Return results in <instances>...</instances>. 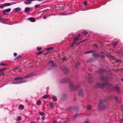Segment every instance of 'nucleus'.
<instances>
[{
  "instance_id": "obj_1",
  "label": "nucleus",
  "mask_w": 123,
  "mask_h": 123,
  "mask_svg": "<svg viewBox=\"0 0 123 123\" xmlns=\"http://www.w3.org/2000/svg\"><path fill=\"white\" fill-rule=\"evenodd\" d=\"M36 74L35 73H33L32 74H28L27 76H25L24 77L22 78L20 77H18L15 78L14 80H16L15 82H12L10 83L12 84H18L23 83H24L27 82V80H22V79L24 78H30L33 76H35L36 75Z\"/></svg>"
},
{
  "instance_id": "obj_2",
  "label": "nucleus",
  "mask_w": 123,
  "mask_h": 123,
  "mask_svg": "<svg viewBox=\"0 0 123 123\" xmlns=\"http://www.w3.org/2000/svg\"><path fill=\"white\" fill-rule=\"evenodd\" d=\"M105 69H99L98 72L99 74V79L100 81H108L112 79V78L111 77V78H104V76L102 75H100L102 73V72H104L105 71Z\"/></svg>"
},
{
  "instance_id": "obj_3",
  "label": "nucleus",
  "mask_w": 123,
  "mask_h": 123,
  "mask_svg": "<svg viewBox=\"0 0 123 123\" xmlns=\"http://www.w3.org/2000/svg\"><path fill=\"white\" fill-rule=\"evenodd\" d=\"M102 99L101 98L100 99V103L98 106V109L100 110L105 109L107 106L106 105H105V104L104 100L103 101Z\"/></svg>"
},
{
  "instance_id": "obj_4",
  "label": "nucleus",
  "mask_w": 123,
  "mask_h": 123,
  "mask_svg": "<svg viewBox=\"0 0 123 123\" xmlns=\"http://www.w3.org/2000/svg\"><path fill=\"white\" fill-rule=\"evenodd\" d=\"M73 84V82H70L69 84V88L71 91L76 90L81 86V84L80 83L79 85H77L76 87H74L72 85Z\"/></svg>"
},
{
  "instance_id": "obj_5",
  "label": "nucleus",
  "mask_w": 123,
  "mask_h": 123,
  "mask_svg": "<svg viewBox=\"0 0 123 123\" xmlns=\"http://www.w3.org/2000/svg\"><path fill=\"white\" fill-rule=\"evenodd\" d=\"M108 84V82H107L105 83H97L96 84V87H99L102 88L103 89Z\"/></svg>"
},
{
  "instance_id": "obj_6",
  "label": "nucleus",
  "mask_w": 123,
  "mask_h": 123,
  "mask_svg": "<svg viewBox=\"0 0 123 123\" xmlns=\"http://www.w3.org/2000/svg\"><path fill=\"white\" fill-rule=\"evenodd\" d=\"M18 2H13L12 3H5L3 4V6H9L11 5H12L13 4H15V3Z\"/></svg>"
},
{
  "instance_id": "obj_7",
  "label": "nucleus",
  "mask_w": 123,
  "mask_h": 123,
  "mask_svg": "<svg viewBox=\"0 0 123 123\" xmlns=\"http://www.w3.org/2000/svg\"><path fill=\"white\" fill-rule=\"evenodd\" d=\"M11 9L10 8L7 9L3 11V13L4 14H6V13L9 12L11 11Z\"/></svg>"
},
{
  "instance_id": "obj_8",
  "label": "nucleus",
  "mask_w": 123,
  "mask_h": 123,
  "mask_svg": "<svg viewBox=\"0 0 123 123\" xmlns=\"http://www.w3.org/2000/svg\"><path fill=\"white\" fill-rule=\"evenodd\" d=\"M88 82L91 83L92 82V75L89 74L88 76Z\"/></svg>"
},
{
  "instance_id": "obj_9",
  "label": "nucleus",
  "mask_w": 123,
  "mask_h": 123,
  "mask_svg": "<svg viewBox=\"0 0 123 123\" xmlns=\"http://www.w3.org/2000/svg\"><path fill=\"white\" fill-rule=\"evenodd\" d=\"M63 70L65 73H67L69 70L68 68L65 67L63 69Z\"/></svg>"
},
{
  "instance_id": "obj_10",
  "label": "nucleus",
  "mask_w": 123,
  "mask_h": 123,
  "mask_svg": "<svg viewBox=\"0 0 123 123\" xmlns=\"http://www.w3.org/2000/svg\"><path fill=\"white\" fill-rule=\"evenodd\" d=\"M49 63L50 66L52 67H54L55 66V65L54 64L52 61H50L49 62Z\"/></svg>"
},
{
  "instance_id": "obj_11",
  "label": "nucleus",
  "mask_w": 123,
  "mask_h": 123,
  "mask_svg": "<svg viewBox=\"0 0 123 123\" xmlns=\"http://www.w3.org/2000/svg\"><path fill=\"white\" fill-rule=\"evenodd\" d=\"M36 0H26V1H24V3L26 4H29L31 3L32 1H35Z\"/></svg>"
},
{
  "instance_id": "obj_12",
  "label": "nucleus",
  "mask_w": 123,
  "mask_h": 123,
  "mask_svg": "<svg viewBox=\"0 0 123 123\" xmlns=\"http://www.w3.org/2000/svg\"><path fill=\"white\" fill-rule=\"evenodd\" d=\"M78 95L80 96H82L83 95V92L81 89L78 92Z\"/></svg>"
},
{
  "instance_id": "obj_13",
  "label": "nucleus",
  "mask_w": 123,
  "mask_h": 123,
  "mask_svg": "<svg viewBox=\"0 0 123 123\" xmlns=\"http://www.w3.org/2000/svg\"><path fill=\"white\" fill-rule=\"evenodd\" d=\"M29 19L31 22H35L36 21V20L35 19L33 18H29Z\"/></svg>"
},
{
  "instance_id": "obj_14",
  "label": "nucleus",
  "mask_w": 123,
  "mask_h": 123,
  "mask_svg": "<svg viewBox=\"0 0 123 123\" xmlns=\"http://www.w3.org/2000/svg\"><path fill=\"white\" fill-rule=\"evenodd\" d=\"M21 9V8H20L19 7H18L14 9H13V11L14 10L16 12H17L18 11H20Z\"/></svg>"
},
{
  "instance_id": "obj_15",
  "label": "nucleus",
  "mask_w": 123,
  "mask_h": 123,
  "mask_svg": "<svg viewBox=\"0 0 123 123\" xmlns=\"http://www.w3.org/2000/svg\"><path fill=\"white\" fill-rule=\"evenodd\" d=\"M52 99L55 102H56L57 101V99L56 97L54 95L53 96Z\"/></svg>"
},
{
  "instance_id": "obj_16",
  "label": "nucleus",
  "mask_w": 123,
  "mask_h": 123,
  "mask_svg": "<svg viewBox=\"0 0 123 123\" xmlns=\"http://www.w3.org/2000/svg\"><path fill=\"white\" fill-rule=\"evenodd\" d=\"M5 68H2L0 69V75H3L4 74L3 70L5 69Z\"/></svg>"
},
{
  "instance_id": "obj_17",
  "label": "nucleus",
  "mask_w": 123,
  "mask_h": 123,
  "mask_svg": "<svg viewBox=\"0 0 123 123\" xmlns=\"http://www.w3.org/2000/svg\"><path fill=\"white\" fill-rule=\"evenodd\" d=\"M36 103L37 105H39L41 103V101L40 100H37L36 101Z\"/></svg>"
},
{
  "instance_id": "obj_18",
  "label": "nucleus",
  "mask_w": 123,
  "mask_h": 123,
  "mask_svg": "<svg viewBox=\"0 0 123 123\" xmlns=\"http://www.w3.org/2000/svg\"><path fill=\"white\" fill-rule=\"evenodd\" d=\"M94 51L93 50H90V51H87L85 53H84V54H89V53H92L93 52H94Z\"/></svg>"
},
{
  "instance_id": "obj_19",
  "label": "nucleus",
  "mask_w": 123,
  "mask_h": 123,
  "mask_svg": "<svg viewBox=\"0 0 123 123\" xmlns=\"http://www.w3.org/2000/svg\"><path fill=\"white\" fill-rule=\"evenodd\" d=\"M30 7L26 8H25V12H26L29 11L30 10Z\"/></svg>"
},
{
  "instance_id": "obj_20",
  "label": "nucleus",
  "mask_w": 123,
  "mask_h": 123,
  "mask_svg": "<svg viewBox=\"0 0 123 123\" xmlns=\"http://www.w3.org/2000/svg\"><path fill=\"white\" fill-rule=\"evenodd\" d=\"M80 36V35H79L77 36L74 39V41H76L78 40L79 38V37Z\"/></svg>"
},
{
  "instance_id": "obj_21",
  "label": "nucleus",
  "mask_w": 123,
  "mask_h": 123,
  "mask_svg": "<svg viewBox=\"0 0 123 123\" xmlns=\"http://www.w3.org/2000/svg\"><path fill=\"white\" fill-rule=\"evenodd\" d=\"M49 97V95H46L43 96L42 97V98L44 99H46L48 98Z\"/></svg>"
},
{
  "instance_id": "obj_22",
  "label": "nucleus",
  "mask_w": 123,
  "mask_h": 123,
  "mask_svg": "<svg viewBox=\"0 0 123 123\" xmlns=\"http://www.w3.org/2000/svg\"><path fill=\"white\" fill-rule=\"evenodd\" d=\"M109 86L110 88H109V89H111L112 87V85L109 84L108 83V84L106 86Z\"/></svg>"
},
{
  "instance_id": "obj_23",
  "label": "nucleus",
  "mask_w": 123,
  "mask_h": 123,
  "mask_svg": "<svg viewBox=\"0 0 123 123\" xmlns=\"http://www.w3.org/2000/svg\"><path fill=\"white\" fill-rule=\"evenodd\" d=\"M39 114L42 116L45 115V113L42 111H40L38 112Z\"/></svg>"
},
{
  "instance_id": "obj_24",
  "label": "nucleus",
  "mask_w": 123,
  "mask_h": 123,
  "mask_svg": "<svg viewBox=\"0 0 123 123\" xmlns=\"http://www.w3.org/2000/svg\"><path fill=\"white\" fill-rule=\"evenodd\" d=\"M19 108L23 109L24 108V106L22 105H19Z\"/></svg>"
},
{
  "instance_id": "obj_25",
  "label": "nucleus",
  "mask_w": 123,
  "mask_h": 123,
  "mask_svg": "<svg viewBox=\"0 0 123 123\" xmlns=\"http://www.w3.org/2000/svg\"><path fill=\"white\" fill-rule=\"evenodd\" d=\"M49 104L50 105V107L52 108H54V105L53 104L51 103H50Z\"/></svg>"
},
{
  "instance_id": "obj_26",
  "label": "nucleus",
  "mask_w": 123,
  "mask_h": 123,
  "mask_svg": "<svg viewBox=\"0 0 123 123\" xmlns=\"http://www.w3.org/2000/svg\"><path fill=\"white\" fill-rule=\"evenodd\" d=\"M66 80H65V79H62L60 80V82H66Z\"/></svg>"
},
{
  "instance_id": "obj_27",
  "label": "nucleus",
  "mask_w": 123,
  "mask_h": 123,
  "mask_svg": "<svg viewBox=\"0 0 123 123\" xmlns=\"http://www.w3.org/2000/svg\"><path fill=\"white\" fill-rule=\"evenodd\" d=\"M120 88L119 86H116L115 88V89L116 90L118 91H119Z\"/></svg>"
},
{
  "instance_id": "obj_28",
  "label": "nucleus",
  "mask_w": 123,
  "mask_h": 123,
  "mask_svg": "<svg viewBox=\"0 0 123 123\" xmlns=\"http://www.w3.org/2000/svg\"><path fill=\"white\" fill-rule=\"evenodd\" d=\"M91 105H88L87 106V109L88 110H90L91 109Z\"/></svg>"
},
{
  "instance_id": "obj_29",
  "label": "nucleus",
  "mask_w": 123,
  "mask_h": 123,
  "mask_svg": "<svg viewBox=\"0 0 123 123\" xmlns=\"http://www.w3.org/2000/svg\"><path fill=\"white\" fill-rule=\"evenodd\" d=\"M40 4H37L35 6V7L36 8H37L38 7H39L40 6Z\"/></svg>"
},
{
  "instance_id": "obj_30",
  "label": "nucleus",
  "mask_w": 123,
  "mask_h": 123,
  "mask_svg": "<svg viewBox=\"0 0 123 123\" xmlns=\"http://www.w3.org/2000/svg\"><path fill=\"white\" fill-rule=\"evenodd\" d=\"M77 115L76 114L73 117V119L74 120L77 117Z\"/></svg>"
},
{
  "instance_id": "obj_31",
  "label": "nucleus",
  "mask_w": 123,
  "mask_h": 123,
  "mask_svg": "<svg viewBox=\"0 0 123 123\" xmlns=\"http://www.w3.org/2000/svg\"><path fill=\"white\" fill-rule=\"evenodd\" d=\"M121 59L117 60L116 61V62H121Z\"/></svg>"
},
{
  "instance_id": "obj_32",
  "label": "nucleus",
  "mask_w": 123,
  "mask_h": 123,
  "mask_svg": "<svg viewBox=\"0 0 123 123\" xmlns=\"http://www.w3.org/2000/svg\"><path fill=\"white\" fill-rule=\"evenodd\" d=\"M93 45L96 48H97L98 47V45L97 44H93Z\"/></svg>"
},
{
  "instance_id": "obj_33",
  "label": "nucleus",
  "mask_w": 123,
  "mask_h": 123,
  "mask_svg": "<svg viewBox=\"0 0 123 123\" xmlns=\"http://www.w3.org/2000/svg\"><path fill=\"white\" fill-rule=\"evenodd\" d=\"M84 33L86 34H87L88 33V32L86 30L84 31Z\"/></svg>"
},
{
  "instance_id": "obj_34",
  "label": "nucleus",
  "mask_w": 123,
  "mask_h": 123,
  "mask_svg": "<svg viewBox=\"0 0 123 123\" xmlns=\"http://www.w3.org/2000/svg\"><path fill=\"white\" fill-rule=\"evenodd\" d=\"M21 117L20 116H18L17 118V120L20 121L21 120Z\"/></svg>"
},
{
  "instance_id": "obj_35",
  "label": "nucleus",
  "mask_w": 123,
  "mask_h": 123,
  "mask_svg": "<svg viewBox=\"0 0 123 123\" xmlns=\"http://www.w3.org/2000/svg\"><path fill=\"white\" fill-rule=\"evenodd\" d=\"M52 48L51 47H50L49 48H45V49L46 50H49L50 49H51Z\"/></svg>"
},
{
  "instance_id": "obj_36",
  "label": "nucleus",
  "mask_w": 123,
  "mask_h": 123,
  "mask_svg": "<svg viewBox=\"0 0 123 123\" xmlns=\"http://www.w3.org/2000/svg\"><path fill=\"white\" fill-rule=\"evenodd\" d=\"M80 64V63L79 62H77L76 64V67H77V66L79 65Z\"/></svg>"
},
{
  "instance_id": "obj_37",
  "label": "nucleus",
  "mask_w": 123,
  "mask_h": 123,
  "mask_svg": "<svg viewBox=\"0 0 123 123\" xmlns=\"http://www.w3.org/2000/svg\"><path fill=\"white\" fill-rule=\"evenodd\" d=\"M117 42H114L113 44V45L114 46H115L117 44Z\"/></svg>"
},
{
  "instance_id": "obj_38",
  "label": "nucleus",
  "mask_w": 123,
  "mask_h": 123,
  "mask_svg": "<svg viewBox=\"0 0 123 123\" xmlns=\"http://www.w3.org/2000/svg\"><path fill=\"white\" fill-rule=\"evenodd\" d=\"M85 123H89V120L88 119H87Z\"/></svg>"
},
{
  "instance_id": "obj_39",
  "label": "nucleus",
  "mask_w": 123,
  "mask_h": 123,
  "mask_svg": "<svg viewBox=\"0 0 123 123\" xmlns=\"http://www.w3.org/2000/svg\"><path fill=\"white\" fill-rule=\"evenodd\" d=\"M114 98L116 100H117L118 99V98L117 96H115L114 97Z\"/></svg>"
},
{
  "instance_id": "obj_40",
  "label": "nucleus",
  "mask_w": 123,
  "mask_h": 123,
  "mask_svg": "<svg viewBox=\"0 0 123 123\" xmlns=\"http://www.w3.org/2000/svg\"><path fill=\"white\" fill-rule=\"evenodd\" d=\"M67 59V58L65 57H64L63 58H62V60L63 61H64Z\"/></svg>"
},
{
  "instance_id": "obj_41",
  "label": "nucleus",
  "mask_w": 123,
  "mask_h": 123,
  "mask_svg": "<svg viewBox=\"0 0 123 123\" xmlns=\"http://www.w3.org/2000/svg\"><path fill=\"white\" fill-rule=\"evenodd\" d=\"M37 49L38 51H39L41 49V47H37Z\"/></svg>"
},
{
  "instance_id": "obj_42",
  "label": "nucleus",
  "mask_w": 123,
  "mask_h": 123,
  "mask_svg": "<svg viewBox=\"0 0 123 123\" xmlns=\"http://www.w3.org/2000/svg\"><path fill=\"white\" fill-rule=\"evenodd\" d=\"M75 44V43L74 42H73L72 43L71 47L73 46Z\"/></svg>"
},
{
  "instance_id": "obj_43",
  "label": "nucleus",
  "mask_w": 123,
  "mask_h": 123,
  "mask_svg": "<svg viewBox=\"0 0 123 123\" xmlns=\"http://www.w3.org/2000/svg\"><path fill=\"white\" fill-rule=\"evenodd\" d=\"M4 6H3V5H0V8H2Z\"/></svg>"
},
{
  "instance_id": "obj_44",
  "label": "nucleus",
  "mask_w": 123,
  "mask_h": 123,
  "mask_svg": "<svg viewBox=\"0 0 123 123\" xmlns=\"http://www.w3.org/2000/svg\"><path fill=\"white\" fill-rule=\"evenodd\" d=\"M84 5L85 6L87 5V3L85 1L84 2Z\"/></svg>"
},
{
  "instance_id": "obj_45",
  "label": "nucleus",
  "mask_w": 123,
  "mask_h": 123,
  "mask_svg": "<svg viewBox=\"0 0 123 123\" xmlns=\"http://www.w3.org/2000/svg\"><path fill=\"white\" fill-rule=\"evenodd\" d=\"M5 64L2 63H0V65H2V66H3V65H5Z\"/></svg>"
},
{
  "instance_id": "obj_46",
  "label": "nucleus",
  "mask_w": 123,
  "mask_h": 123,
  "mask_svg": "<svg viewBox=\"0 0 123 123\" xmlns=\"http://www.w3.org/2000/svg\"><path fill=\"white\" fill-rule=\"evenodd\" d=\"M17 54L16 53H14V56H16L17 55Z\"/></svg>"
},
{
  "instance_id": "obj_47",
  "label": "nucleus",
  "mask_w": 123,
  "mask_h": 123,
  "mask_svg": "<svg viewBox=\"0 0 123 123\" xmlns=\"http://www.w3.org/2000/svg\"><path fill=\"white\" fill-rule=\"evenodd\" d=\"M42 53V52L41 51H39L38 52V53H37L38 54H41Z\"/></svg>"
},
{
  "instance_id": "obj_48",
  "label": "nucleus",
  "mask_w": 123,
  "mask_h": 123,
  "mask_svg": "<svg viewBox=\"0 0 123 123\" xmlns=\"http://www.w3.org/2000/svg\"><path fill=\"white\" fill-rule=\"evenodd\" d=\"M1 17L0 16V22L1 23H2V21L1 20Z\"/></svg>"
},
{
  "instance_id": "obj_49",
  "label": "nucleus",
  "mask_w": 123,
  "mask_h": 123,
  "mask_svg": "<svg viewBox=\"0 0 123 123\" xmlns=\"http://www.w3.org/2000/svg\"><path fill=\"white\" fill-rule=\"evenodd\" d=\"M86 40V39H84L82 41H81L79 43H81L83 41H85Z\"/></svg>"
},
{
  "instance_id": "obj_50",
  "label": "nucleus",
  "mask_w": 123,
  "mask_h": 123,
  "mask_svg": "<svg viewBox=\"0 0 123 123\" xmlns=\"http://www.w3.org/2000/svg\"><path fill=\"white\" fill-rule=\"evenodd\" d=\"M101 57L103 58H104V56L103 54H102V55L101 56Z\"/></svg>"
},
{
  "instance_id": "obj_51",
  "label": "nucleus",
  "mask_w": 123,
  "mask_h": 123,
  "mask_svg": "<svg viewBox=\"0 0 123 123\" xmlns=\"http://www.w3.org/2000/svg\"><path fill=\"white\" fill-rule=\"evenodd\" d=\"M21 55H18V56L17 57V58H19L21 57Z\"/></svg>"
},
{
  "instance_id": "obj_52",
  "label": "nucleus",
  "mask_w": 123,
  "mask_h": 123,
  "mask_svg": "<svg viewBox=\"0 0 123 123\" xmlns=\"http://www.w3.org/2000/svg\"><path fill=\"white\" fill-rule=\"evenodd\" d=\"M45 119V117H44V116H43L42 117V120H44Z\"/></svg>"
},
{
  "instance_id": "obj_53",
  "label": "nucleus",
  "mask_w": 123,
  "mask_h": 123,
  "mask_svg": "<svg viewBox=\"0 0 123 123\" xmlns=\"http://www.w3.org/2000/svg\"><path fill=\"white\" fill-rule=\"evenodd\" d=\"M52 123H56V121H54L52 122Z\"/></svg>"
},
{
  "instance_id": "obj_54",
  "label": "nucleus",
  "mask_w": 123,
  "mask_h": 123,
  "mask_svg": "<svg viewBox=\"0 0 123 123\" xmlns=\"http://www.w3.org/2000/svg\"><path fill=\"white\" fill-rule=\"evenodd\" d=\"M3 21L5 22H6L7 21V20L5 19H4Z\"/></svg>"
},
{
  "instance_id": "obj_55",
  "label": "nucleus",
  "mask_w": 123,
  "mask_h": 123,
  "mask_svg": "<svg viewBox=\"0 0 123 123\" xmlns=\"http://www.w3.org/2000/svg\"><path fill=\"white\" fill-rule=\"evenodd\" d=\"M46 18V16H44L43 17V18L44 19H45Z\"/></svg>"
},
{
  "instance_id": "obj_56",
  "label": "nucleus",
  "mask_w": 123,
  "mask_h": 123,
  "mask_svg": "<svg viewBox=\"0 0 123 123\" xmlns=\"http://www.w3.org/2000/svg\"><path fill=\"white\" fill-rule=\"evenodd\" d=\"M30 123H36L35 122H31Z\"/></svg>"
},
{
  "instance_id": "obj_57",
  "label": "nucleus",
  "mask_w": 123,
  "mask_h": 123,
  "mask_svg": "<svg viewBox=\"0 0 123 123\" xmlns=\"http://www.w3.org/2000/svg\"><path fill=\"white\" fill-rule=\"evenodd\" d=\"M121 80L122 81H123V78H122L121 79Z\"/></svg>"
},
{
  "instance_id": "obj_58",
  "label": "nucleus",
  "mask_w": 123,
  "mask_h": 123,
  "mask_svg": "<svg viewBox=\"0 0 123 123\" xmlns=\"http://www.w3.org/2000/svg\"><path fill=\"white\" fill-rule=\"evenodd\" d=\"M96 55L94 53L93 54V55Z\"/></svg>"
},
{
  "instance_id": "obj_59",
  "label": "nucleus",
  "mask_w": 123,
  "mask_h": 123,
  "mask_svg": "<svg viewBox=\"0 0 123 123\" xmlns=\"http://www.w3.org/2000/svg\"><path fill=\"white\" fill-rule=\"evenodd\" d=\"M17 123H21L20 122H17Z\"/></svg>"
},
{
  "instance_id": "obj_60",
  "label": "nucleus",
  "mask_w": 123,
  "mask_h": 123,
  "mask_svg": "<svg viewBox=\"0 0 123 123\" xmlns=\"http://www.w3.org/2000/svg\"><path fill=\"white\" fill-rule=\"evenodd\" d=\"M107 123H110L109 122H108Z\"/></svg>"
}]
</instances>
